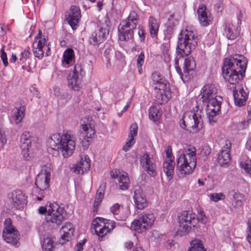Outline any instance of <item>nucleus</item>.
<instances>
[{
    "label": "nucleus",
    "instance_id": "35",
    "mask_svg": "<svg viewBox=\"0 0 251 251\" xmlns=\"http://www.w3.org/2000/svg\"><path fill=\"white\" fill-rule=\"evenodd\" d=\"M73 75H69L68 76V86L75 91H79L80 88L79 77L74 76Z\"/></svg>",
    "mask_w": 251,
    "mask_h": 251
},
{
    "label": "nucleus",
    "instance_id": "4",
    "mask_svg": "<svg viewBox=\"0 0 251 251\" xmlns=\"http://www.w3.org/2000/svg\"><path fill=\"white\" fill-rule=\"evenodd\" d=\"M201 220L197 216L189 211H182L178 216V221L179 223V227L177 231L178 235H183L188 233L191 230L192 226L195 228L199 227V223L201 222L204 224L206 222V218L203 211L200 213Z\"/></svg>",
    "mask_w": 251,
    "mask_h": 251
},
{
    "label": "nucleus",
    "instance_id": "22",
    "mask_svg": "<svg viewBox=\"0 0 251 251\" xmlns=\"http://www.w3.org/2000/svg\"><path fill=\"white\" fill-rule=\"evenodd\" d=\"M111 176L113 178H118L119 187L123 190H127L129 186L130 180L127 174L124 172L121 174L119 171L111 172Z\"/></svg>",
    "mask_w": 251,
    "mask_h": 251
},
{
    "label": "nucleus",
    "instance_id": "30",
    "mask_svg": "<svg viewBox=\"0 0 251 251\" xmlns=\"http://www.w3.org/2000/svg\"><path fill=\"white\" fill-rule=\"evenodd\" d=\"M223 27L224 28V34L228 39L234 40L238 36L236 29L232 23L226 22L224 24Z\"/></svg>",
    "mask_w": 251,
    "mask_h": 251
},
{
    "label": "nucleus",
    "instance_id": "23",
    "mask_svg": "<svg viewBox=\"0 0 251 251\" xmlns=\"http://www.w3.org/2000/svg\"><path fill=\"white\" fill-rule=\"evenodd\" d=\"M151 79L153 84L158 85L154 86L155 90L169 88V83L160 73H153L151 75Z\"/></svg>",
    "mask_w": 251,
    "mask_h": 251
},
{
    "label": "nucleus",
    "instance_id": "5",
    "mask_svg": "<svg viewBox=\"0 0 251 251\" xmlns=\"http://www.w3.org/2000/svg\"><path fill=\"white\" fill-rule=\"evenodd\" d=\"M196 163V149L190 148L179 155L177 160V167L181 174L188 175L192 173Z\"/></svg>",
    "mask_w": 251,
    "mask_h": 251
},
{
    "label": "nucleus",
    "instance_id": "62",
    "mask_svg": "<svg viewBox=\"0 0 251 251\" xmlns=\"http://www.w3.org/2000/svg\"><path fill=\"white\" fill-rule=\"evenodd\" d=\"M138 34L140 37L141 41H144L145 37V33L144 30H143L142 29H139L138 31Z\"/></svg>",
    "mask_w": 251,
    "mask_h": 251
},
{
    "label": "nucleus",
    "instance_id": "31",
    "mask_svg": "<svg viewBox=\"0 0 251 251\" xmlns=\"http://www.w3.org/2000/svg\"><path fill=\"white\" fill-rule=\"evenodd\" d=\"M34 141V138L31 135L28 131H25L21 135L20 146L25 147L29 146L31 147L33 142Z\"/></svg>",
    "mask_w": 251,
    "mask_h": 251
},
{
    "label": "nucleus",
    "instance_id": "64",
    "mask_svg": "<svg viewBox=\"0 0 251 251\" xmlns=\"http://www.w3.org/2000/svg\"><path fill=\"white\" fill-rule=\"evenodd\" d=\"M173 25H168L167 29H166V32L168 33L171 34L173 32Z\"/></svg>",
    "mask_w": 251,
    "mask_h": 251
},
{
    "label": "nucleus",
    "instance_id": "34",
    "mask_svg": "<svg viewBox=\"0 0 251 251\" xmlns=\"http://www.w3.org/2000/svg\"><path fill=\"white\" fill-rule=\"evenodd\" d=\"M150 118L154 123H157L162 116V111L160 108L155 106H151L149 110Z\"/></svg>",
    "mask_w": 251,
    "mask_h": 251
},
{
    "label": "nucleus",
    "instance_id": "49",
    "mask_svg": "<svg viewBox=\"0 0 251 251\" xmlns=\"http://www.w3.org/2000/svg\"><path fill=\"white\" fill-rule=\"evenodd\" d=\"M224 0H214L215 9L218 12H222L223 9Z\"/></svg>",
    "mask_w": 251,
    "mask_h": 251
},
{
    "label": "nucleus",
    "instance_id": "63",
    "mask_svg": "<svg viewBox=\"0 0 251 251\" xmlns=\"http://www.w3.org/2000/svg\"><path fill=\"white\" fill-rule=\"evenodd\" d=\"M54 95L57 97V98L60 95L61 92H60V89L58 87H54L53 88Z\"/></svg>",
    "mask_w": 251,
    "mask_h": 251
},
{
    "label": "nucleus",
    "instance_id": "60",
    "mask_svg": "<svg viewBox=\"0 0 251 251\" xmlns=\"http://www.w3.org/2000/svg\"><path fill=\"white\" fill-rule=\"evenodd\" d=\"M1 58L3 61L4 65L5 66H7L8 65L7 55L6 52L4 51L3 49L1 50Z\"/></svg>",
    "mask_w": 251,
    "mask_h": 251
},
{
    "label": "nucleus",
    "instance_id": "1",
    "mask_svg": "<svg viewBox=\"0 0 251 251\" xmlns=\"http://www.w3.org/2000/svg\"><path fill=\"white\" fill-rule=\"evenodd\" d=\"M198 40L196 31L191 28H187L184 30H182L178 35L176 48L177 54L175 59V68L182 79L184 75L186 76L190 72L195 70L196 64L192 57L190 56L185 58L183 74L178 66V60L189 55L191 51L197 46Z\"/></svg>",
    "mask_w": 251,
    "mask_h": 251
},
{
    "label": "nucleus",
    "instance_id": "44",
    "mask_svg": "<svg viewBox=\"0 0 251 251\" xmlns=\"http://www.w3.org/2000/svg\"><path fill=\"white\" fill-rule=\"evenodd\" d=\"M84 74L85 72L82 69L81 65L78 64L75 65L72 72L69 74V75H73L74 76H77L78 77L80 76L84 75Z\"/></svg>",
    "mask_w": 251,
    "mask_h": 251
},
{
    "label": "nucleus",
    "instance_id": "17",
    "mask_svg": "<svg viewBox=\"0 0 251 251\" xmlns=\"http://www.w3.org/2000/svg\"><path fill=\"white\" fill-rule=\"evenodd\" d=\"M134 201L136 208L143 209L147 206V201L143 190L140 186H136L134 191Z\"/></svg>",
    "mask_w": 251,
    "mask_h": 251
},
{
    "label": "nucleus",
    "instance_id": "13",
    "mask_svg": "<svg viewBox=\"0 0 251 251\" xmlns=\"http://www.w3.org/2000/svg\"><path fill=\"white\" fill-rule=\"evenodd\" d=\"M140 164L150 176H154L156 175V166L153 156L148 153H144L140 158Z\"/></svg>",
    "mask_w": 251,
    "mask_h": 251
},
{
    "label": "nucleus",
    "instance_id": "46",
    "mask_svg": "<svg viewBox=\"0 0 251 251\" xmlns=\"http://www.w3.org/2000/svg\"><path fill=\"white\" fill-rule=\"evenodd\" d=\"M251 122V116L249 115L247 117V120L239 123L238 125V127L239 129H243L248 127Z\"/></svg>",
    "mask_w": 251,
    "mask_h": 251
},
{
    "label": "nucleus",
    "instance_id": "57",
    "mask_svg": "<svg viewBox=\"0 0 251 251\" xmlns=\"http://www.w3.org/2000/svg\"><path fill=\"white\" fill-rule=\"evenodd\" d=\"M145 55L143 52L140 53L137 60V66H143L144 62Z\"/></svg>",
    "mask_w": 251,
    "mask_h": 251
},
{
    "label": "nucleus",
    "instance_id": "33",
    "mask_svg": "<svg viewBox=\"0 0 251 251\" xmlns=\"http://www.w3.org/2000/svg\"><path fill=\"white\" fill-rule=\"evenodd\" d=\"M150 33L152 37L157 36L159 24L157 19L151 16L149 20Z\"/></svg>",
    "mask_w": 251,
    "mask_h": 251
},
{
    "label": "nucleus",
    "instance_id": "15",
    "mask_svg": "<svg viewBox=\"0 0 251 251\" xmlns=\"http://www.w3.org/2000/svg\"><path fill=\"white\" fill-rule=\"evenodd\" d=\"M108 33L107 29L100 27L92 33L89 38V43L94 46L98 47L106 40Z\"/></svg>",
    "mask_w": 251,
    "mask_h": 251
},
{
    "label": "nucleus",
    "instance_id": "38",
    "mask_svg": "<svg viewBox=\"0 0 251 251\" xmlns=\"http://www.w3.org/2000/svg\"><path fill=\"white\" fill-rule=\"evenodd\" d=\"M139 20V16L137 13L132 11L130 12L127 18L123 21H126L127 24L130 25L131 27H136Z\"/></svg>",
    "mask_w": 251,
    "mask_h": 251
},
{
    "label": "nucleus",
    "instance_id": "28",
    "mask_svg": "<svg viewBox=\"0 0 251 251\" xmlns=\"http://www.w3.org/2000/svg\"><path fill=\"white\" fill-rule=\"evenodd\" d=\"M233 97L235 105L241 106L245 104L248 95L243 88H241L239 91H233Z\"/></svg>",
    "mask_w": 251,
    "mask_h": 251
},
{
    "label": "nucleus",
    "instance_id": "40",
    "mask_svg": "<svg viewBox=\"0 0 251 251\" xmlns=\"http://www.w3.org/2000/svg\"><path fill=\"white\" fill-rule=\"evenodd\" d=\"M75 54L72 49L66 50L63 54V61L67 64H72L74 61Z\"/></svg>",
    "mask_w": 251,
    "mask_h": 251
},
{
    "label": "nucleus",
    "instance_id": "6",
    "mask_svg": "<svg viewBox=\"0 0 251 251\" xmlns=\"http://www.w3.org/2000/svg\"><path fill=\"white\" fill-rule=\"evenodd\" d=\"M196 110L185 113L183 117L180 125L183 129L192 128L193 132H197L201 127V110L198 106H196Z\"/></svg>",
    "mask_w": 251,
    "mask_h": 251
},
{
    "label": "nucleus",
    "instance_id": "10",
    "mask_svg": "<svg viewBox=\"0 0 251 251\" xmlns=\"http://www.w3.org/2000/svg\"><path fill=\"white\" fill-rule=\"evenodd\" d=\"M217 89L212 83L206 84L203 86L201 91L200 96L202 101L207 104H214L215 102L220 103V100L217 98Z\"/></svg>",
    "mask_w": 251,
    "mask_h": 251
},
{
    "label": "nucleus",
    "instance_id": "48",
    "mask_svg": "<svg viewBox=\"0 0 251 251\" xmlns=\"http://www.w3.org/2000/svg\"><path fill=\"white\" fill-rule=\"evenodd\" d=\"M5 231H11L15 230V228L12 225V221L10 218H6L4 221Z\"/></svg>",
    "mask_w": 251,
    "mask_h": 251
},
{
    "label": "nucleus",
    "instance_id": "16",
    "mask_svg": "<svg viewBox=\"0 0 251 251\" xmlns=\"http://www.w3.org/2000/svg\"><path fill=\"white\" fill-rule=\"evenodd\" d=\"M136 27H131L126 21H122L118 27L119 38L122 41H127L133 38L134 30Z\"/></svg>",
    "mask_w": 251,
    "mask_h": 251
},
{
    "label": "nucleus",
    "instance_id": "11",
    "mask_svg": "<svg viewBox=\"0 0 251 251\" xmlns=\"http://www.w3.org/2000/svg\"><path fill=\"white\" fill-rule=\"evenodd\" d=\"M41 35V32L39 31L38 36L35 38L34 42L33 43V51L35 57L39 59H42L44 54V50L46 48V55L49 56L50 54V50L48 46H45L46 39L44 37L41 38L40 36Z\"/></svg>",
    "mask_w": 251,
    "mask_h": 251
},
{
    "label": "nucleus",
    "instance_id": "12",
    "mask_svg": "<svg viewBox=\"0 0 251 251\" xmlns=\"http://www.w3.org/2000/svg\"><path fill=\"white\" fill-rule=\"evenodd\" d=\"M66 20L73 30L77 28L81 18V12L79 7L72 5L69 11L66 12Z\"/></svg>",
    "mask_w": 251,
    "mask_h": 251
},
{
    "label": "nucleus",
    "instance_id": "39",
    "mask_svg": "<svg viewBox=\"0 0 251 251\" xmlns=\"http://www.w3.org/2000/svg\"><path fill=\"white\" fill-rule=\"evenodd\" d=\"M191 248L189 251H206L202 241L199 239H195L191 242Z\"/></svg>",
    "mask_w": 251,
    "mask_h": 251
},
{
    "label": "nucleus",
    "instance_id": "43",
    "mask_svg": "<svg viewBox=\"0 0 251 251\" xmlns=\"http://www.w3.org/2000/svg\"><path fill=\"white\" fill-rule=\"evenodd\" d=\"M53 244V241L50 238H45L42 243V249L45 251H52Z\"/></svg>",
    "mask_w": 251,
    "mask_h": 251
},
{
    "label": "nucleus",
    "instance_id": "18",
    "mask_svg": "<svg viewBox=\"0 0 251 251\" xmlns=\"http://www.w3.org/2000/svg\"><path fill=\"white\" fill-rule=\"evenodd\" d=\"M50 178V172L42 173L38 174L36 178L35 185L40 191H44L49 187Z\"/></svg>",
    "mask_w": 251,
    "mask_h": 251
},
{
    "label": "nucleus",
    "instance_id": "41",
    "mask_svg": "<svg viewBox=\"0 0 251 251\" xmlns=\"http://www.w3.org/2000/svg\"><path fill=\"white\" fill-rule=\"evenodd\" d=\"M25 108L24 106L16 108L14 114L15 123L18 124L20 123L25 117Z\"/></svg>",
    "mask_w": 251,
    "mask_h": 251
},
{
    "label": "nucleus",
    "instance_id": "24",
    "mask_svg": "<svg viewBox=\"0 0 251 251\" xmlns=\"http://www.w3.org/2000/svg\"><path fill=\"white\" fill-rule=\"evenodd\" d=\"M231 144L229 141H226L225 146L222 149L218 157V161L221 166L227 164L230 160V149Z\"/></svg>",
    "mask_w": 251,
    "mask_h": 251
},
{
    "label": "nucleus",
    "instance_id": "2",
    "mask_svg": "<svg viewBox=\"0 0 251 251\" xmlns=\"http://www.w3.org/2000/svg\"><path fill=\"white\" fill-rule=\"evenodd\" d=\"M75 137L70 132H66L61 135L60 133L52 134L47 141L48 151L56 156L60 150L64 157L71 156L75 147Z\"/></svg>",
    "mask_w": 251,
    "mask_h": 251
},
{
    "label": "nucleus",
    "instance_id": "26",
    "mask_svg": "<svg viewBox=\"0 0 251 251\" xmlns=\"http://www.w3.org/2000/svg\"><path fill=\"white\" fill-rule=\"evenodd\" d=\"M19 232L17 230L5 231L3 230V239L8 243L17 246L19 242Z\"/></svg>",
    "mask_w": 251,
    "mask_h": 251
},
{
    "label": "nucleus",
    "instance_id": "47",
    "mask_svg": "<svg viewBox=\"0 0 251 251\" xmlns=\"http://www.w3.org/2000/svg\"><path fill=\"white\" fill-rule=\"evenodd\" d=\"M31 147L27 146L25 148L23 147V146H20V148L22 150L21 153L24 158L26 160H28L30 157L29 149Z\"/></svg>",
    "mask_w": 251,
    "mask_h": 251
},
{
    "label": "nucleus",
    "instance_id": "27",
    "mask_svg": "<svg viewBox=\"0 0 251 251\" xmlns=\"http://www.w3.org/2000/svg\"><path fill=\"white\" fill-rule=\"evenodd\" d=\"M81 129L82 134H84L86 137L85 138L87 142H89V139H92L95 134V130L91 122L87 119V122L85 124H81Z\"/></svg>",
    "mask_w": 251,
    "mask_h": 251
},
{
    "label": "nucleus",
    "instance_id": "53",
    "mask_svg": "<svg viewBox=\"0 0 251 251\" xmlns=\"http://www.w3.org/2000/svg\"><path fill=\"white\" fill-rule=\"evenodd\" d=\"M244 199H239L238 196L234 197V201L232 202L233 206L235 208H240L242 206Z\"/></svg>",
    "mask_w": 251,
    "mask_h": 251
},
{
    "label": "nucleus",
    "instance_id": "36",
    "mask_svg": "<svg viewBox=\"0 0 251 251\" xmlns=\"http://www.w3.org/2000/svg\"><path fill=\"white\" fill-rule=\"evenodd\" d=\"M175 164L174 160L165 159L163 163L164 172L168 177L171 178L172 177L174 174Z\"/></svg>",
    "mask_w": 251,
    "mask_h": 251
},
{
    "label": "nucleus",
    "instance_id": "58",
    "mask_svg": "<svg viewBox=\"0 0 251 251\" xmlns=\"http://www.w3.org/2000/svg\"><path fill=\"white\" fill-rule=\"evenodd\" d=\"M86 240H83L81 242L77 243L75 249V251H82L83 250V246L86 242Z\"/></svg>",
    "mask_w": 251,
    "mask_h": 251
},
{
    "label": "nucleus",
    "instance_id": "42",
    "mask_svg": "<svg viewBox=\"0 0 251 251\" xmlns=\"http://www.w3.org/2000/svg\"><path fill=\"white\" fill-rule=\"evenodd\" d=\"M110 211L115 216V219L118 221H125L126 217L119 215L121 212V205L118 203L114 204L110 207Z\"/></svg>",
    "mask_w": 251,
    "mask_h": 251
},
{
    "label": "nucleus",
    "instance_id": "29",
    "mask_svg": "<svg viewBox=\"0 0 251 251\" xmlns=\"http://www.w3.org/2000/svg\"><path fill=\"white\" fill-rule=\"evenodd\" d=\"M158 90L155 96L156 102L159 104L167 102L171 97V94L169 91V88Z\"/></svg>",
    "mask_w": 251,
    "mask_h": 251
},
{
    "label": "nucleus",
    "instance_id": "21",
    "mask_svg": "<svg viewBox=\"0 0 251 251\" xmlns=\"http://www.w3.org/2000/svg\"><path fill=\"white\" fill-rule=\"evenodd\" d=\"M75 228L73 225L70 223H66L61 228L60 232L62 235L61 238L58 241L59 244L63 245L68 241L73 236Z\"/></svg>",
    "mask_w": 251,
    "mask_h": 251
},
{
    "label": "nucleus",
    "instance_id": "7",
    "mask_svg": "<svg viewBox=\"0 0 251 251\" xmlns=\"http://www.w3.org/2000/svg\"><path fill=\"white\" fill-rule=\"evenodd\" d=\"M116 223L113 221L98 217L93 222L91 230L94 229L96 234L101 240L105 235L110 233L115 227Z\"/></svg>",
    "mask_w": 251,
    "mask_h": 251
},
{
    "label": "nucleus",
    "instance_id": "51",
    "mask_svg": "<svg viewBox=\"0 0 251 251\" xmlns=\"http://www.w3.org/2000/svg\"><path fill=\"white\" fill-rule=\"evenodd\" d=\"M30 52L28 50H24L22 52H21L20 57L19 60L22 62V63L25 62L27 57L29 56Z\"/></svg>",
    "mask_w": 251,
    "mask_h": 251
},
{
    "label": "nucleus",
    "instance_id": "56",
    "mask_svg": "<svg viewBox=\"0 0 251 251\" xmlns=\"http://www.w3.org/2000/svg\"><path fill=\"white\" fill-rule=\"evenodd\" d=\"M0 141L2 146L5 144L7 142L5 131L2 128H0Z\"/></svg>",
    "mask_w": 251,
    "mask_h": 251
},
{
    "label": "nucleus",
    "instance_id": "3",
    "mask_svg": "<svg viewBox=\"0 0 251 251\" xmlns=\"http://www.w3.org/2000/svg\"><path fill=\"white\" fill-rule=\"evenodd\" d=\"M246 67L247 62L243 56L226 58L222 66L223 77L230 84H236L245 75Z\"/></svg>",
    "mask_w": 251,
    "mask_h": 251
},
{
    "label": "nucleus",
    "instance_id": "52",
    "mask_svg": "<svg viewBox=\"0 0 251 251\" xmlns=\"http://www.w3.org/2000/svg\"><path fill=\"white\" fill-rule=\"evenodd\" d=\"M211 152V149L207 145H204L201 148V154L203 156L208 155Z\"/></svg>",
    "mask_w": 251,
    "mask_h": 251
},
{
    "label": "nucleus",
    "instance_id": "37",
    "mask_svg": "<svg viewBox=\"0 0 251 251\" xmlns=\"http://www.w3.org/2000/svg\"><path fill=\"white\" fill-rule=\"evenodd\" d=\"M105 187V183L101 184L99 189L97 191V193L96 196L95 200L94 203V209H97L99 206V204L102 201L104 197V188Z\"/></svg>",
    "mask_w": 251,
    "mask_h": 251
},
{
    "label": "nucleus",
    "instance_id": "54",
    "mask_svg": "<svg viewBox=\"0 0 251 251\" xmlns=\"http://www.w3.org/2000/svg\"><path fill=\"white\" fill-rule=\"evenodd\" d=\"M240 164L246 172L251 175V161L247 163L241 162Z\"/></svg>",
    "mask_w": 251,
    "mask_h": 251
},
{
    "label": "nucleus",
    "instance_id": "25",
    "mask_svg": "<svg viewBox=\"0 0 251 251\" xmlns=\"http://www.w3.org/2000/svg\"><path fill=\"white\" fill-rule=\"evenodd\" d=\"M198 19L201 25L206 26L209 25L212 20V18L206 11V7L204 5L199 6L198 9Z\"/></svg>",
    "mask_w": 251,
    "mask_h": 251
},
{
    "label": "nucleus",
    "instance_id": "32",
    "mask_svg": "<svg viewBox=\"0 0 251 251\" xmlns=\"http://www.w3.org/2000/svg\"><path fill=\"white\" fill-rule=\"evenodd\" d=\"M137 127L136 125H132L130 126V130L128 135L129 140L126 142V146L123 147V150L125 151H127L128 148H130L134 144V137L137 135Z\"/></svg>",
    "mask_w": 251,
    "mask_h": 251
},
{
    "label": "nucleus",
    "instance_id": "8",
    "mask_svg": "<svg viewBox=\"0 0 251 251\" xmlns=\"http://www.w3.org/2000/svg\"><path fill=\"white\" fill-rule=\"evenodd\" d=\"M65 216L64 208L60 207L56 202L49 203L48 214L46 217L47 222H51L59 226L64 220Z\"/></svg>",
    "mask_w": 251,
    "mask_h": 251
},
{
    "label": "nucleus",
    "instance_id": "59",
    "mask_svg": "<svg viewBox=\"0 0 251 251\" xmlns=\"http://www.w3.org/2000/svg\"><path fill=\"white\" fill-rule=\"evenodd\" d=\"M166 158L167 160H169V159L171 160H174V157L172 156V149L170 147H168V149L166 151Z\"/></svg>",
    "mask_w": 251,
    "mask_h": 251
},
{
    "label": "nucleus",
    "instance_id": "14",
    "mask_svg": "<svg viewBox=\"0 0 251 251\" xmlns=\"http://www.w3.org/2000/svg\"><path fill=\"white\" fill-rule=\"evenodd\" d=\"M9 200L11 207L15 209L23 207L26 203L25 197L20 190L12 192L9 195Z\"/></svg>",
    "mask_w": 251,
    "mask_h": 251
},
{
    "label": "nucleus",
    "instance_id": "9",
    "mask_svg": "<svg viewBox=\"0 0 251 251\" xmlns=\"http://www.w3.org/2000/svg\"><path fill=\"white\" fill-rule=\"evenodd\" d=\"M155 217L152 214L142 213L139 219L134 220L131 225V229L141 232L146 230L153 224Z\"/></svg>",
    "mask_w": 251,
    "mask_h": 251
},
{
    "label": "nucleus",
    "instance_id": "50",
    "mask_svg": "<svg viewBox=\"0 0 251 251\" xmlns=\"http://www.w3.org/2000/svg\"><path fill=\"white\" fill-rule=\"evenodd\" d=\"M225 197V195L222 193H214L211 195L210 199L211 200L216 202L220 200L224 199Z\"/></svg>",
    "mask_w": 251,
    "mask_h": 251
},
{
    "label": "nucleus",
    "instance_id": "19",
    "mask_svg": "<svg viewBox=\"0 0 251 251\" xmlns=\"http://www.w3.org/2000/svg\"><path fill=\"white\" fill-rule=\"evenodd\" d=\"M221 102H215L214 104H207L206 105V115L209 122L213 124L217 120V115L220 111Z\"/></svg>",
    "mask_w": 251,
    "mask_h": 251
},
{
    "label": "nucleus",
    "instance_id": "61",
    "mask_svg": "<svg viewBox=\"0 0 251 251\" xmlns=\"http://www.w3.org/2000/svg\"><path fill=\"white\" fill-rule=\"evenodd\" d=\"M48 207H49V204L47 203L46 207L44 206H41L38 209L39 213L43 215L47 213V214H48Z\"/></svg>",
    "mask_w": 251,
    "mask_h": 251
},
{
    "label": "nucleus",
    "instance_id": "45",
    "mask_svg": "<svg viewBox=\"0 0 251 251\" xmlns=\"http://www.w3.org/2000/svg\"><path fill=\"white\" fill-rule=\"evenodd\" d=\"M179 19V16L178 14L176 13L172 14L170 15L168 18V24L175 26L178 24Z\"/></svg>",
    "mask_w": 251,
    "mask_h": 251
},
{
    "label": "nucleus",
    "instance_id": "55",
    "mask_svg": "<svg viewBox=\"0 0 251 251\" xmlns=\"http://www.w3.org/2000/svg\"><path fill=\"white\" fill-rule=\"evenodd\" d=\"M71 98L69 94L66 92H63L61 93L59 97L58 98V100H64L63 103H66L68 100Z\"/></svg>",
    "mask_w": 251,
    "mask_h": 251
},
{
    "label": "nucleus",
    "instance_id": "20",
    "mask_svg": "<svg viewBox=\"0 0 251 251\" xmlns=\"http://www.w3.org/2000/svg\"><path fill=\"white\" fill-rule=\"evenodd\" d=\"M90 160L87 155L81 157L80 161L73 167V171L77 174H83L89 170L90 167Z\"/></svg>",
    "mask_w": 251,
    "mask_h": 251
}]
</instances>
